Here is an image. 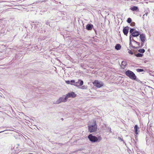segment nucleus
<instances>
[{
    "instance_id": "35",
    "label": "nucleus",
    "mask_w": 154,
    "mask_h": 154,
    "mask_svg": "<svg viewBox=\"0 0 154 154\" xmlns=\"http://www.w3.org/2000/svg\"><path fill=\"white\" fill-rule=\"evenodd\" d=\"M58 144L61 145V144L60 143H59Z\"/></svg>"
},
{
    "instance_id": "15",
    "label": "nucleus",
    "mask_w": 154,
    "mask_h": 154,
    "mask_svg": "<svg viewBox=\"0 0 154 154\" xmlns=\"http://www.w3.org/2000/svg\"><path fill=\"white\" fill-rule=\"evenodd\" d=\"M97 142H99L102 139L101 137L100 136H99L97 137Z\"/></svg>"
},
{
    "instance_id": "38",
    "label": "nucleus",
    "mask_w": 154,
    "mask_h": 154,
    "mask_svg": "<svg viewBox=\"0 0 154 154\" xmlns=\"http://www.w3.org/2000/svg\"><path fill=\"white\" fill-rule=\"evenodd\" d=\"M146 16H147V14H146Z\"/></svg>"
},
{
    "instance_id": "5",
    "label": "nucleus",
    "mask_w": 154,
    "mask_h": 154,
    "mask_svg": "<svg viewBox=\"0 0 154 154\" xmlns=\"http://www.w3.org/2000/svg\"><path fill=\"white\" fill-rule=\"evenodd\" d=\"M88 138L92 143L97 142V137L93 136L92 134H89L88 137Z\"/></svg>"
},
{
    "instance_id": "4",
    "label": "nucleus",
    "mask_w": 154,
    "mask_h": 154,
    "mask_svg": "<svg viewBox=\"0 0 154 154\" xmlns=\"http://www.w3.org/2000/svg\"><path fill=\"white\" fill-rule=\"evenodd\" d=\"M67 99L65 97V96H63L62 97H60L59 99L56 101V104H59L61 102H65L67 101Z\"/></svg>"
},
{
    "instance_id": "16",
    "label": "nucleus",
    "mask_w": 154,
    "mask_h": 154,
    "mask_svg": "<svg viewBox=\"0 0 154 154\" xmlns=\"http://www.w3.org/2000/svg\"><path fill=\"white\" fill-rule=\"evenodd\" d=\"M135 55L137 57H141L143 56V54L140 53H138L137 54H135Z\"/></svg>"
},
{
    "instance_id": "1",
    "label": "nucleus",
    "mask_w": 154,
    "mask_h": 154,
    "mask_svg": "<svg viewBox=\"0 0 154 154\" xmlns=\"http://www.w3.org/2000/svg\"><path fill=\"white\" fill-rule=\"evenodd\" d=\"M125 74L127 76L131 79L137 81L136 76L134 73L131 71L128 70L125 72Z\"/></svg>"
},
{
    "instance_id": "24",
    "label": "nucleus",
    "mask_w": 154,
    "mask_h": 154,
    "mask_svg": "<svg viewBox=\"0 0 154 154\" xmlns=\"http://www.w3.org/2000/svg\"><path fill=\"white\" fill-rule=\"evenodd\" d=\"M75 82L74 80H72L70 81V84L71 85H73L74 84H75Z\"/></svg>"
},
{
    "instance_id": "26",
    "label": "nucleus",
    "mask_w": 154,
    "mask_h": 154,
    "mask_svg": "<svg viewBox=\"0 0 154 154\" xmlns=\"http://www.w3.org/2000/svg\"><path fill=\"white\" fill-rule=\"evenodd\" d=\"M131 25L132 26H134L135 25V23L134 22H131Z\"/></svg>"
},
{
    "instance_id": "19",
    "label": "nucleus",
    "mask_w": 154,
    "mask_h": 154,
    "mask_svg": "<svg viewBox=\"0 0 154 154\" xmlns=\"http://www.w3.org/2000/svg\"><path fill=\"white\" fill-rule=\"evenodd\" d=\"M71 97H74L76 96V95L73 92H72V93H71Z\"/></svg>"
},
{
    "instance_id": "37",
    "label": "nucleus",
    "mask_w": 154,
    "mask_h": 154,
    "mask_svg": "<svg viewBox=\"0 0 154 154\" xmlns=\"http://www.w3.org/2000/svg\"><path fill=\"white\" fill-rule=\"evenodd\" d=\"M110 132H111V129L110 128Z\"/></svg>"
},
{
    "instance_id": "22",
    "label": "nucleus",
    "mask_w": 154,
    "mask_h": 154,
    "mask_svg": "<svg viewBox=\"0 0 154 154\" xmlns=\"http://www.w3.org/2000/svg\"><path fill=\"white\" fill-rule=\"evenodd\" d=\"M132 41H133L135 43H136V44H137V45L138 46H139L140 45V43L139 42H137L135 41L134 39L133 38H132Z\"/></svg>"
},
{
    "instance_id": "7",
    "label": "nucleus",
    "mask_w": 154,
    "mask_h": 154,
    "mask_svg": "<svg viewBox=\"0 0 154 154\" xmlns=\"http://www.w3.org/2000/svg\"><path fill=\"white\" fill-rule=\"evenodd\" d=\"M129 27L128 26L125 27L123 29V32L125 35H127L128 32Z\"/></svg>"
},
{
    "instance_id": "23",
    "label": "nucleus",
    "mask_w": 154,
    "mask_h": 154,
    "mask_svg": "<svg viewBox=\"0 0 154 154\" xmlns=\"http://www.w3.org/2000/svg\"><path fill=\"white\" fill-rule=\"evenodd\" d=\"M144 70L142 69H137V71L138 72H142Z\"/></svg>"
},
{
    "instance_id": "20",
    "label": "nucleus",
    "mask_w": 154,
    "mask_h": 154,
    "mask_svg": "<svg viewBox=\"0 0 154 154\" xmlns=\"http://www.w3.org/2000/svg\"><path fill=\"white\" fill-rule=\"evenodd\" d=\"M136 30V29H131L130 31V32L132 34L134 32V31H135Z\"/></svg>"
},
{
    "instance_id": "12",
    "label": "nucleus",
    "mask_w": 154,
    "mask_h": 154,
    "mask_svg": "<svg viewBox=\"0 0 154 154\" xmlns=\"http://www.w3.org/2000/svg\"><path fill=\"white\" fill-rule=\"evenodd\" d=\"M139 128L138 127L137 125H136L134 127V130L135 133L136 134H138V133L137 132V130L138 129H139Z\"/></svg>"
},
{
    "instance_id": "27",
    "label": "nucleus",
    "mask_w": 154,
    "mask_h": 154,
    "mask_svg": "<svg viewBox=\"0 0 154 154\" xmlns=\"http://www.w3.org/2000/svg\"><path fill=\"white\" fill-rule=\"evenodd\" d=\"M122 65H123L124 66H125L126 65V63L124 61H123L122 62Z\"/></svg>"
},
{
    "instance_id": "25",
    "label": "nucleus",
    "mask_w": 154,
    "mask_h": 154,
    "mask_svg": "<svg viewBox=\"0 0 154 154\" xmlns=\"http://www.w3.org/2000/svg\"><path fill=\"white\" fill-rule=\"evenodd\" d=\"M144 42H142L141 45L140 46V45L138 46V47H139V48H142L143 45V44L144 43Z\"/></svg>"
},
{
    "instance_id": "10",
    "label": "nucleus",
    "mask_w": 154,
    "mask_h": 154,
    "mask_svg": "<svg viewBox=\"0 0 154 154\" xmlns=\"http://www.w3.org/2000/svg\"><path fill=\"white\" fill-rule=\"evenodd\" d=\"M93 27V26L91 24H88L86 26V29L88 30H91Z\"/></svg>"
},
{
    "instance_id": "11",
    "label": "nucleus",
    "mask_w": 154,
    "mask_h": 154,
    "mask_svg": "<svg viewBox=\"0 0 154 154\" xmlns=\"http://www.w3.org/2000/svg\"><path fill=\"white\" fill-rule=\"evenodd\" d=\"M131 35H130V43H129V45H130V47H131L133 48H135L136 49H137V48H139V47H135L132 44H131Z\"/></svg>"
},
{
    "instance_id": "32",
    "label": "nucleus",
    "mask_w": 154,
    "mask_h": 154,
    "mask_svg": "<svg viewBox=\"0 0 154 154\" xmlns=\"http://www.w3.org/2000/svg\"><path fill=\"white\" fill-rule=\"evenodd\" d=\"M49 24V23L48 22H47L46 23V24L47 25H48Z\"/></svg>"
},
{
    "instance_id": "36",
    "label": "nucleus",
    "mask_w": 154,
    "mask_h": 154,
    "mask_svg": "<svg viewBox=\"0 0 154 154\" xmlns=\"http://www.w3.org/2000/svg\"><path fill=\"white\" fill-rule=\"evenodd\" d=\"M94 31H95V32H96V30H95V29H94Z\"/></svg>"
},
{
    "instance_id": "14",
    "label": "nucleus",
    "mask_w": 154,
    "mask_h": 154,
    "mask_svg": "<svg viewBox=\"0 0 154 154\" xmlns=\"http://www.w3.org/2000/svg\"><path fill=\"white\" fill-rule=\"evenodd\" d=\"M121 48V46L119 44H117L115 47V48L117 50H119Z\"/></svg>"
},
{
    "instance_id": "29",
    "label": "nucleus",
    "mask_w": 154,
    "mask_h": 154,
    "mask_svg": "<svg viewBox=\"0 0 154 154\" xmlns=\"http://www.w3.org/2000/svg\"><path fill=\"white\" fill-rule=\"evenodd\" d=\"M66 83L68 84H70V81H66Z\"/></svg>"
},
{
    "instance_id": "17",
    "label": "nucleus",
    "mask_w": 154,
    "mask_h": 154,
    "mask_svg": "<svg viewBox=\"0 0 154 154\" xmlns=\"http://www.w3.org/2000/svg\"><path fill=\"white\" fill-rule=\"evenodd\" d=\"M65 97L66 98V99H67L68 98L71 97V93H68L66 96H65Z\"/></svg>"
},
{
    "instance_id": "3",
    "label": "nucleus",
    "mask_w": 154,
    "mask_h": 154,
    "mask_svg": "<svg viewBox=\"0 0 154 154\" xmlns=\"http://www.w3.org/2000/svg\"><path fill=\"white\" fill-rule=\"evenodd\" d=\"M93 84L95 86H96L98 88H100L103 86V83L97 80H95L93 83Z\"/></svg>"
},
{
    "instance_id": "9",
    "label": "nucleus",
    "mask_w": 154,
    "mask_h": 154,
    "mask_svg": "<svg viewBox=\"0 0 154 154\" xmlns=\"http://www.w3.org/2000/svg\"><path fill=\"white\" fill-rule=\"evenodd\" d=\"M140 39L142 42H144L145 39L146 37L144 34H140Z\"/></svg>"
},
{
    "instance_id": "28",
    "label": "nucleus",
    "mask_w": 154,
    "mask_h": 154,
    "mask_svg": "<svg viewBox=\"0 0 154 154\" xmlns=\"http://www.w3.org/2000/svg\"><path fill=\"white\" fill-rule=\"evenodd\" d=\"M128 53L130 54H133V52L132 51H131V50H129V51H128Z\"/></svg>"
},
{
    "instance_id": "21",
    "label": "nucleus",
    "mask_w": 154,
    "mask_h": 154,
    "mask_svg": "<svg viewBox=\"0 0 154 154\" xmlns=\"http://www.w3.org/2000/svg\"><path fill=\"white\" fill-rule=\"evenodd\" d=\"M127 22L129 23H131V19L130 18H128L127 20Z\"/></svg>"
},
{
    "instance_id": "18",
    "label": "nucleus",
    "mask_w": 154,
    "mask_h": 154,
    "mask_svg": "<svg viewBox=\"0 0 154 154\" xmlns=\"http://www.w3.org/2000/svg\"><path fill=\"white\" fill-rule=\"evenodd\" d=\"M138 51L140 53H143L145 52V50L143 49H141L139 50Z\"/></svg>"
},
{
    "instance_id": "2",
    "label": "nucleus",
    "mask_w": 154,
    "mask_h": 154,
    "mask_svg": "<svg viewBox=\"0 0 154 154\" xmlns=\"http://www.w3.org/2000/svg\"><path fill=\"white\" fill-rule=\"evenodd\" d=\"M89 131L90 132H94L96 131L97 126L96 121H94V123L91 125H88Z\"/></svg>"
},
{
    "instance_id": "31",
    "label": "nucleus",
    "mask_w": 154,
    "mask_h": 154,
    "mask_svg": "<svg viewBox=\"0 0 154 154\" xmlns=\"http://www.w3.org/2000/svg\"><path fill=\"white\" fill-rule=\"evenodd\" d=\"M86 88V87L85 86H83L82 87V88L83 89H85Z\"/></svg>"
},
{
    "instance_id": "34",
    "label": "nucleus",
    "mask_w": 154,
    "mask_h": 154,
    "mask_svg": "<svg viewBox=\"0 0 154 154\" xmlns=\"http://www.w3.org/2000/svg\"><path fill=\"white\" fill-rule=\"evenodd\" d=\"M62 119V120H63V118H62V119Z\"/></svg>"
},
{
    "instance_id": "8",
    "label": "nucleus",
    "mask_w": 154,
    "mask_h": 154,
    "mask_svg": "<svg viewBox=\"0 0 154 154\" xmlns=\"http://www.w3.org/2000/svg\"><path fill=\"white\" fill-rule=\"evenodd\" d=\"M140 34L139 32L137 31H134V32L133 33L131 34V37H132L133 36V37H137Z\"/></svg>"
},
{
    "instance_id": "13",
    "label": "nucleus",
    "mask_w": 154,
    "mask_h": 154,
    "mask_svg": "<svg viewBox=\"0 0 154 154\" xmlns=\"http://www.w3.org/2000/svg\"><path fill=\"white\" fill-rule=\"evenodd\" d=\"M131 9L132 11H137L138 10V7L134 6L132 7Z\"/></svg>"
},
{
    "instance_id": "6",
    "label": "nucleus",
    "mask_w": 154,
    "mask_h": 154,
    "mask_svg": "<svg viewBox=\"0 0 154 154\" xmlns=\"http://www.w3.org/2000/svg\"><path fill=\"white\" fill-rule=\"evenodd\" d=\"M83 84V81L81 80H79L78 82H75V83L73 84V85L75 86L79 87L82 85Z\"/></svg>"
},
{
    "instance_id": "33",
    "label": "nucleus",
    "mask_w": 154,
    "mask_h": 154,
    "mask_svg": "<svg viewBox=\"0 0 154 154\" xmlns=\"http://www.w3.org/2000/svg\"><path fill=\"white\" fill-rule=\"evenodd\" d=\"M0 131V133H1V132H3V131Z\"/></svg>"
},
{
    "instance_id": "30",
    "label": "nucleus",
    "mask_w": 154,
    "mask_h": 154,
    "mask_svg": "<svg viewBox=\"0 0 154 154\" xmlns=\"http://www.w3.org/2000/svg\"><path fill=\"white\" fill-rule=\"evenodd\" d=\"M118 139L121 141H123V140L122 138H121L120 137H118Z\"/></svg>"
}]
</instances>
